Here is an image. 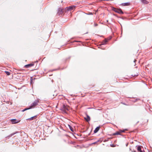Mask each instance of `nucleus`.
Instances as JSON below:
<instances>
[{
    "label": "nucleus",
    "mask_w": 152,
    "mask_h": 152,
    "mask_svg": "<svg viewBox=\"0 0 152 152\" xmlns=\"http://www.w3.org/2000/svg\"><path fill=\"white\" fill-rule=\"evenodd\" d=\"M31 109V107H30V106L28 107H26V108H25V109H24L22 110H21L22 112H24V111L26 110H29V109Z\"/></svg>",
    "instance_id": "obj_12"
},
{
    "label": "nucleus",
    "mask_w": 152,
    "mask_h": 152,
    "mask_svg": "<svg viewBox=\"0 0 152 152\" xmlns=\"http://www.w3.org/2000/svg\"><path fill=\"white\" fill-rule=\"evenodd\" d=\"M17 132H14V133H13L11 134H10L8 136H7L6 138H9L10 137H11L13 135H14L15 134H16Z\"/></svg>",
    "instance_id": "obj_16"
},
{
    "label": "nucleus",
    "mask_w": 152,
    "mask_h": 152,
    "mask_svg": "<svg viewBox=\"0 0 152 152\" xmlns=\"http://www.w3.org/2000/svg\"><path fill=\"white\" fill-rule=\"evenodd\" d=\"M34 65V64L33 63H31L30 64H27L25 65L24 66V67L26 68H28L30 67H31Z\"/></svg>",
    "instance_id": "obj_7"
},
{
    "label": "nucleus",
    "mask_w": 152,
    "mask_h": 152,
    "mask_svg": "<svg viewBox=\"0 0 152 152\" xmlns=\"http://www.w3.org/2000/svg\"><path fill=\"white\" fill-rule=\"evenodd\" d=\"M39 102V100L37 99L35 100L33 102L31 105L30 106L31 109L34 108L37 105H38V103Z\"/></svg>",
    "instance_id": "obj_2"
},
{
    "label": "nucleus",
    "mask_w": 152,
    "mask_h": 152,
    "mask_svg": "<svg viewBox=\"0 0 152 152\" xmlns=\"http://www.w3.org/2000/svg\"><path fill=\"white\" fill-rule=\"evenodd\" d=\"M108 40L107 39H104L102 42L101 45H105L108 42Z\"/></svg>",
    "instance_id": "obj_9"
},
{
    "label": "nucleus",
    "mask_w": 152,
    "mask_h": 152,
    "mask_svg": "<svg viewBox=\"0 0 152 152\" xmlns=\"http://www.w3.org/2000/svg\"><path fill=\"white\" fill-rule=\"evenodd\" d=\"M122 5L124 6H129L130 5V3L128 2L124 3H122Z\"/></svg>",
    "instance_id": "obj_13"
},
{
    "label": "nucleus",
    "mask_w": 152,
    "mask_h": 152,
    "mask_svg": "<svg viewBox=\"0 0 152 152\" xmlns=\"http://www.w3.org/2000/svg\"><path fill=\"white\" fill-rule=\"evenodd\" d=\"M97 142H93V143H92V144H96V143H97Z\"/></svg>",
    "instance_id": "obj_24"
},
{
    "label": "nucleus",
    "mask_w": 152,
    "mask_h": 152,
    "mask_svg": "<svg viewBox=\"0 0 152 152\" xmlns=\"http://www.w3.org/2000/svg\"><path fill=\"white\" fill-rule=\"evenodd\" d=\"M126 130H127L126 129H125L123 130H119V132L120 133H121V132H124Z\"/></svg>",
    "instance_id": "obj_19"
},
{
    "label": "nucleus",
    "mask_w": 152,
    "mask_h": 152,
    "mask_svg": "<svg viewBox=\"0 0 152 152\" xmlns=\"http://www.w3.org/2000/svg\"><path fill=\"white\" fill-rule=\"evenodd\" d=\"M132 152H136V151H134V150H132Z\"/></svg>",
    "instance_id": "obj_28"
},
{
    "label": "nucleus",
    "mask_w": 152,
    "mask_h": 152,
    "mask_svg": "<svg viewBox=\"0 0 152 152\" xmlns=\"http://www.w3.org/2000/svg\"><path fill=\"white\" fill-rule=\"evenodd\" d=\"M99 129H100L99 126H98V127H96L94 131V133H97L99 131Z\"/></svg>",
    "instance_id": "obj_11"
},
{
    "label": "nucleus",
    "mask_w": 152,
    "mask_h": 152,
    "mask_svg": "<svg viewBox=\"0 0 152 152\" xmlns=\"http://www.w3.org/2000/svg\"><path fill=\"white\" fill-rule=\"evenodd\" d=\"M140 99H134V100H131V101L132 102H137V101L138 100H139Z\"/></svg>",
    "instance_id": "obj_18"
},
{
    "label": "nucleus",
    "mask_w": 152,
    "mask_h": 152,
    "mask_svg": "<svg viewBox=\"0 0 152 152\" xmlns=\"http://www.w3.org/2000/svg\"><path fill=\"white\" fill-rule=\"evenodd\" d=\"M116 12L120 14H124L123 12L120 8L117 9L116 11Z\"/></svg>",
    "instance_id": "obj_6"
},
{
    "label": "nucleus",
    "mask_w": 152,
    "mask_h": 152,
    "mask_svg": "<svg viewBox=\"0 0 152 152\" xmlns=\"http://www.w3.org/2000/svg\"><path fill=\"white\" fill-rule=\"evenodd\" d=\"M128 143H127V144H126V147L128 146Z\"/></svg>",
    "instance_id": "obj_32"
},
{
    "label": "nucleus",
    "mask_w": 152,
    "mask_h": 152,
    "mask_svg": "<svg viewBox=\"0 0 152 152\" xmlns=\"http://www.w3.org/2000/svg\"><path fill=\"white\" fill-rule=\"evenodd\" d=\"M68 126L70 130L72 132H73L74 130L73 128L70 125H68Z\"/></svg>",
    "instance_id": "obj_17"
},
{
    "label": "nucleus",
    "mask_w": 152,
    "mask_h": 152,
    "mask_svg": "<svg viewBox=\"0 0 152 152\" xmlns=\"http://www.w3.org/2000/svg\"><path fill=\"white\" fill-rule=\"evenodd\" d=\"M66 11V10L64 9L59 8L58 10V16L61 17L64 15V12Z\"/></svg>",
    "instance_id": "obj_1"
},
{
    "label": "nucleus",
    "mask_w": 152,
    "mask_h": 152,
    "mask_svg": "<svg viewBox=\"0 0 152 152\" xmlns=\"http://www.w3.org/2000/svg\"><path fill=\"white\" fill-rule=\"evenodd\" d=\"M141 146L139 145L138 146L137 148V149L138 151L140 152V151H141Z\"/></svg>",
    "instance_id": "obj_15"
},
{
    "label": "nucleus",
    "mask_w": 152,
    "mask_h": 152,
    "mask_svg": "<svg viewBox=\"0 0 152 152\" xmlns=\"http://www.w3.org/2000/svg\"><path fill=\"white\" fill-rule=\"evenodd\" d=\"M37 115H35L33 117H31L30 118L27 119V120H29V121H31V120H32L34 119H35L37 118Z\"/></svg>",
    "instance_id": "obj_10"
},
{
    "label": "nucleus",
    "mask_w": 152,
    "mask_h": 152,
    "mask_svg": "<svg viewBox=\"0 0 152 152\" xmlns=\"http://www.w3.org/2000/svg\"><path fill=\"white\" fill-rule=\"evenodd\" d=\"M57 124H58V127H60V126H61V125H58V123H57Z\"/></svg>",
    "instance_id": "obj_27"
},
{
    "label": "nucleus",
    "mask_w": 152,
    "mask_h": 152,
    "mask_svg": "<svg viewBox=\"0 0 152 152\" xmlns=\"http://www.w3.org/2000/svg\"><path fill=\"white\" fill-rule=\"evenodd\" d=\"M110 146L112 147H114V145L113 144L110 145Z\"/></svg>",
    "instance_id": "obj_25"
},
{
    "label": "nucleus",
    "mask_w": 152,
    "mask_h": 152,
    "mask_svg": "<svg viewBox=\"0 0 152 152\" xmlns=\"http://www.w3.org/2000/svg\"><path fill=\"white\" fill-rule=\"evenodd\" d=\"M75 6L74 5H72L69 7H66L65 10L66 11L67 10L68 11H71L75 9Z\"/></svg>",
    "instance_id": "obj_4"
},
{
    "label": "nucleus",
    "mask_w": 152,
    "mask_h": 152,
    "mask_svg": "<svg viewBox=\"0 0 152 152\" xmlns=\"http://www.w3.org/2000/svg\"><path fill=\"white\" fill-rule=\"evenodd\" d=\"M61 96L59 95L58 97V99H61V98L59 97Z\"/></svg>",
    "instance_id": "obj_26"
},
{
    "label": "nucleus",
    "mask_w": 152,
    "mask_h": 152,
    "mask_svg": "<svg viewBox=\"0 0 152 152\" xmlns=\"http://www.w3.org/2000/svg\"><path fill=\"white\" fill-rule=\"evenodd\" d=\"M86 117H84V119L87 122H88L90 120V117L87 114H86Z\"/></svg>",
    "instance_id": "obj_5"
},
{
    "label": "nucleus",
    "mask_w": 152,
    "mask_h": 152,
    "mask_svg": "<svg viewBox=\"0 0 152 152\" xmlns=\"http://www.w3.org/2000/svg\"><path fill=\"white\" fill-rule=\"evenodd\" d=\"M60 110L64 113H66V111L68 110V108L66 105L63 104V107L60 109Z\"/></svg>",
    "instance_id": "obj_3"
},
{
    "label": "nucleus",
    "mask_w": 152,
    "mask_h": 152,
    "mask_svg": "<svg viewBox=\"0 0 152 152\" xmlns=\"http://www.w3.org/2000/svg\"><path fill=\"white\" fill-rule=\"evenodd\" d=\"M142 1L143 3L144 4H147V1L145 0H142Z\"/></svg>",
    "instance_id": "obj_21"
},
{
    "label": "nucleus",
    "mask_w": 152,
    "mask_h": 152,
    "mask_svg": "<svg viewBox=\"0 0 152 152\" xmlns=\"http://www.w3.org/2000/svg\"><path fill=\"white\" fill-rule=\"evenodd\" d=\"M121 103H122V104H124L126 105V104H125L124 103L122 102Z\"/></svg>",
    "instance_id": "obj_31"
},
{
    "label": "nucleus",
    "mask_w": 152,
    "mask_h": 152,
    "mask_svg": "<svg viewBox=\"0 0 152 152\" xmlns=\"http://www.w3.org/2000/svg\"><path fill=\"white\" fill-rule=\"evenodd\" d=\"M117 9L114 7H113L112 8V10L113 11H115V12H116V10H117Z\"/></svg>",
    "instance_id": "obj_22"
},
{
    "label": "nucleus",
    "mask_w": 152,
    "mask_h": 152,
    "mask_svg": "<svg viewBox=\"0 0 152 152\" xmlns=\"http://www.w3.org/2000/svg\"><path fill=\"white\" fill-rule=\"evenodd\" d=\"M98 25V24L97 23H95L94 24V26L95 27L97 26Z\"/></svg>",
    "instance_id": "obj_23"
},
{
    "label": "nucleus",
    "mask_w": 152,
    "mask_h": 152,
    "mask_svg": "<svg viewBox=\"0 0 152 152\" xmlns=\"http://www.w3.org/2000/svg\"><path fill=\"white\" fill-rule=\"evenodd\" d=\"M140 152H145L144 151H142L141 150V151H140Z\"/></svg>",
    "instance_id": "obj_29"
},
{
    "label": "nucleus",
    "mask_w": 152,
    "mask_h": 152,
    "mask_svg": "<svg viewBox=\"0 0 152 152\" xmlns=\"http://www.w3.org/2000/svg\"><path fill=\"white\" fill-rule=\"evenodd\" d=\"M56 108H57V105H56Z\"/></svg>",
    "instance_id": "obj_33"
},
{
    "label": "nucleus",
    "mask_w": 152,
    "mask_h": 152,
    "mask_svg": "<svg viewBox=\"0 0 152 152\" xmlns=\"http://www.w3.org/2000/svg\"><path fill=\"white\" fill-rule=\"evenodd\" d=\"M11 121L12 124H15L19 122V121H18V120L16 119H12Z\"/></svg>",
    "instance_id": "obj_8"
},
{
    "label": "nucleus",
    "mask_w": 152,
    "mask_h": 152,
    "mask_svg": "<svg viewBox=\"0 0 152 152\" xmlns=\"http://www.w3.org/2000/svg\"><path fill=\"white\" fill-rule=\"evenodd\" d=\"M136 61V59H134V62H135Z\"/></svg>",
    "instance_id": "obj_30"
},
{
    "label": "nucleus",
    "mask_w": 152,
    "mask_h": 152,
    "mask_svg": "<svg viewBox=\"0 0 152 152\" xmlns=\"http://www.w3.org/2000/svg\"><path fill=\"white\" fill-rule=\"evenodd\" d=\"M118 135H121V133L118 132H117L115 133H113L112 134L114 136Z\"/></svg>",
    "instance_id": "obj_14"
},
{
    "label": "nucleus",
    "mask_w": 152,
    "mask_h": 152,
    "mask_svg": "<svg viewBox=\"0 0 152 152\" xmlns=\"http://www.w3.org/2000/svg\"><path fill=\"white\" fill-rule=\"evenodd\" d=\"M5 72L7 75H9L10 74V73L9 72L5 71Z\"/></svg>",
    "instance_id": "obj_20"
}]
</instances>
